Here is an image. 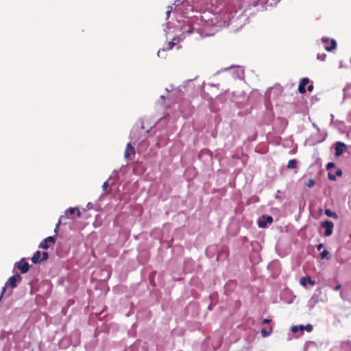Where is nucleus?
<instances>
[{
  "label": "nucleus",
  "mask_w": 351,
  "mask_h": 351,
  "mask_svg": "<svg viewBox=\"0 0 351 351\" xmlns=\"http://www.w3.org/2000/svg\"><path fill=\"white\" fill-rule=\"evenodd\" d=\"M328 179L330 180L334 181L336 180V176L335 175L332 174L331 173H328Z\"/></svg>",
  "instance_id": "obj_24"
},
{
  "label": "nucleus",
  "mask_w": 351,
  "mask_h": 351,
  "mask_svg": "<svg viewBox=\"0 0 351 351\" xmlns=\"http://www.w3.org/2000/svg\"><path fill=\"white\" fill-rule=\"evenodd\" d=\"M304 330H306L307 332H311L313 330V326L311 324H307L305 326Z\"/></svg>",
  "instance_id": "obj_22"
},
{
  "label": "nucleus",
  "mask_w": 351,
  "mask_h": 351,
  "mask_svg": "<svg viewBox=\"0 0 351 351\" xmlns=\"http://www.w3.org/2000/svg\"><path fill=\"white\" fill-rule=\"evenodd\" d=\"M336 175H337V176H342V171H341V170H340V169L337 170V171H336Z\"/></svg>",
  "instance_id": "obj_32"
},
{
  "label": "nucleus",
  "mask_w": 351,
  "mask_h": 351,
  "mask_svg": "<svg viewBox=\"0 0 351 351\" xmlns=\"http://www.w3.org/2000/svg\"><path fill=\"white\" fill-rule=\"evenodd\" d=\"M183 32H187L188 34H191L193 32V29L191 27H189L187 29H183Z\"/></svg>",
  "instance_id": "obj_26"
},
{
  "label": "nucleus",
  "mask_w": 351,
  "mask_h": 351,
  "mask_svg": "<svg viewBox=\"0 0 351 351\" xmlns=\"http://www.w3.org/2000/svg\"><path fill=\"white\" fill-rule=\"evenodd\" d=\"M325 214H326L328 217H332V218H333V219H338V217H338V215H337V214L336 213H335V212L332 211L330 209H328V208H327V209H326V210H325Z\"/></svg>",
  "instance_id": "obj_13"
},
{
  "label": "nucleus",
  "mask_w": 351,
  "mask_h": 351,
  "mask_svg": "<svg viewBox=\"0 0 351 351\" xmlns=\"http://www.w3.org/2000/svg\"><path fill=\"white\" fill-rule=\"evenodd\" d=\"M313 90V85L312 84H309L307 87V90L311 92Z\"/></svg>",
  "instance_id": "obj_29"
},
{
  "label": "nucleus",
  "mask_w": 351,
  "mask_h": 351,
  "mask_svg": "<svg viewBox=\"0 0 351 351\" xmlns=\"http://www.w3.org/2000/svg\"><path fill=\"white\" fill-rule=\"evenodd\" d=\"M317 60L320 61H325L326 58V54L325 53H318L317 56Z\"/></svg>",
  "instance_id": "obj_16"
},
{
  "label": "nucleus",
  "mask_w": 351,
  "mask_h": 351,
  "mask_svg": "<svg viewBox=\"0 0 351 351\" xmlns=\"http://www.w3.org/2000/svg\"><path fill=\"white\" fill-rule=\"evenodd\" d=\"M346 150V145L342 142H337L335 143V156H340Z\"/></svg>",
  "instance_id": "obj_6"
},
{
  "label": "nucleus",
  "mask_w": 351,
  "mask_h": 351,
  "mask_svg": "<svg viewBox=\"0 0 351 351\" xmlns=\"http://www.w3.org/2000/svg\"><path fill=\"white\" fill-rule=\"evenodd\" d=\"M341 289V284H338L337 285H336L335 287L334 290L335 291H339Z\"/></svg>",
  "instance_id": "obj_28"
},
{
  "label": "nucleus",
  "mask_w": 351,
  "mask_h": 351,
  "mask_svg": "<svg viewBox=\"0 0 351 351\" xmlns=\"http://www.w3.org/2000/svg\"><path fill=\"white\" fill-rule=\"evenodd\" d=\"M298 328H299V330L303 331V330H304L305 326L300 325L298 326Z\"/></svg>",
  "instance_id": "obj_34"
},
{
  "label": "nucleus",
  "mask_w": 351,
  "mask_h": 351,
  "mask_svg": "<svg viewBox=\"0 0 351 351\" xmlns=\"http://www.w3.org/2000/svg\"><path fill=\"white\" fill-rule=\"evenodd\" d=\"M271 322V319H264L263 320V324H269Z\"/></svg>",
  "instance_id": "obj_31"
},
{
  "label": "nucleus",
  "mask_w": 351,
  "mask_h": 351,
  "mask_svg": "<svg viewBox=\"0 0 351 351\" xmlns=\"http://www.w3.org/2000/svg\"><path fill=\"white\" fill-rule=\"evenodd\" d=\"M340 295L343 298L342 293H340Z\"/></svg>",
  "instance_id": "obj_36"
},
{
  "label": "nucleus",
  "mask_w": 351,
  "mask_h": 351,
  "mask_svg": "<svg viewBox=\"0 0 351 351\" xmlns=\"http://www.w3.org/2000/svg\"><path fill=\"white\" fill-rule=\"evenodd\" d=\"M108 186H109V185H108V182H105L103 184V185H102L103 189H104V191H106V189L108 187Z\"/></svg>",
  "instance_id": "obj_30"
},
{
  "label": "nucleus",
  "mask_w": 351,
  "mask_h": 351,
  "mask_svg": "<svg viewBox=\"0 0 351 351\" xmlns=\"http://www.w3.org/2000/svg\"><path fill=\"white\" fill-rule=\"evenodd\" d=\"M322 227L326 229L324 235L326 237H329L332 234V230L334 227V224L330 221H324L322 223Z\"/></svg>",
  "instance_id": "obj_4"
},
{
  "label": "nucleus",
  "mask_w": 351,
  "mask_h": 351,
  "mask_svg": "<svg viewBox=\"0 0 351 351\" xmlns=\"http://www.w3.org/2000/svg\"><path fill=\"white\" fill-rule=\"evenodd\" d=\"M16 267L21 271L22 274H25L29 271V265L25 260V258H22L19 262L16 263Z\"/></svg>",
  "instance_id": "obj_5"
},
{
  "label": "nucleus",
  "mask_w": 351,
  "mask_h": 351,
  "mask_svg": "<svg viewBox=\"0 0 351 351\" xmlns=\"http://www.w3.org/2000/svg\"><path fill=\"white\" fill-rule=\"evenodd\" d=\"M273 222V218L270 215H263L258 221V226L260 228H266L268 223Z\"/></svg>",
  "instance_id": "obj_2"
},
{
  "label": "nucleus",
  "mask_w": 351,
  "mask_h": 351,
  "mask_svg": "<svg viewBox=\"0 0 351 351\" xmlns=\"http://www.w3.org/2000/svg\"><path fill=\"white\" fill-rule=\"evenodd\" d=\"M65 218H66L65 217H64V216H61V217L60 218V219H59V221H58V223L56 224V228H55V230H54V231H55L56 232L58 231V229L59 226L60 225V223H61V222H62V219H65Z\"/></svg>",
  "instance_id": "obj_19"
},
{
  "label": "nucleus",
  "mask_w": 351,
  "mask_h": 351,
  "mask_svg": "<svg viewBox=\"0 0 351 351\" xmlns=\"http://www.w3.org/2000/svg\"><path fill=\"white\" fill-rule=\"evenodd\" d=\"M271 332H272V327L271 326H269L267 328H263L261 330V335L263 337H268L269 335H270V334Z\"/></svg>",
  "instance_id": "obj_12"
},
{
  "label": "nucleus",
  "mask_w": 351,
  "mask_h": 351,
  "mask_svg": "<svg viewBox=\"0 0 351 351\" xmlns=\"http://www.w3.org/2000/svg\"><path fill=\"white\" fill-rule=\"evenodd\" d=\"M56 243V239L54 237H48L39 245V247L45 250H47L51 245H54Z\"/></svg>",
  "instance_id": "obj_3"
},
{
  "label": "nucleus",
  "mask_w": 351,
  "mask_h": 351,
  "mask_svg": "<svg viewBox=\"0 0 351 351\" xmlns=\"http://www.w3.org/2000/svg\"><path fill=\"white\" fill-rule=\"evenodd\" d=\"M21 276L19 274H15L10 277L8 280V285L12 288L16 287V282L21 281Z\"/></svg>",
  "instance_id": "obj_8"
},
{
  "label": "nucleus",
  "mask_w": 351,
  "mask_h": 351,
  "mask_svg": "<svg viewBox=\"0 0 351 351\" xmlns=\"http://www.w3.org/2000/svg\"><path fill=\"white\" fill-rule=\"evenodd\" d=\"M77 209V208H72V207H71V208H69L68 209V213H69L70 215H73V214H74V213L76 212Z\"/></svg>",
  "instance_id": "obj_23"
},
{
  "label": "nucleus",
  "mask_w": 351,
  "mask_h": 351,
  "mask_svg": "<svg viewBox=\"0 0 351 351\" xmlns=\"http://www.w3.org/2000/svg\"><path fill=\"white\" fill-rule=\"evenodd\" d=\"M300 283L303 287H306L307 284H310L311 286H314L315 285V282L308 276L302 277L300 280Z\"/></svg>",
  "instance_id": "obj_9"
},
{
  "label": "nucleus",
  "mask_w": 351,
  "mask_h": 351,
  "mask_svg": "<svg viewBox=\"0 0 351 351\" xmlns=\"http://www.w3.org/2000/svg\"><path fill=\"white\" fill-rule=\"evenodd\" d=\"M335 165L334 162H328L326 165V169L327 170H330L332 168L335 167Z\"/></svg>",
  "instance_id": "obj_21"
},
{
  "label": "nucleus",
  "mask_w": 351,
  "mask_h": 351,
  "mask_svg": "<svg viewBox=\"0 0 351 351\" xmlns=\"http://www.w3.org/2000/svg\"><path fill=\"white\" fill-rule=\"evenodd\" d=\"M76 213H77V217H81V212L80 211V210L78 208L77 209Z\"/></svg>",
  "instance_id": "obj_35"
},
{
  "label": "nucleus",
  "mask_w": 351,
  "mask_h": 351,
  "mask_svg": "<svg viewBox=\"0 0 351 351\" xmlns=\"http://www.w3.org/2000/svg\"><path fill=\"white\" fill-rule=\"evenodd\" d=\"M309 82V80L307 77L302 78L298 86V91L301 94H304L306 93V90L305 88V86L307 85Z\"/></svg>",
  "instance_id": "obj_7"
},
{
  "label": "nucleus",
  "mask_w": 351,
  "mask_h": 351,
  "mask_svg": "<svg viewBox=\"0 0 351 351\" xmlns=\"http://www.w3.org/2000/svg\"><path fill=\"white\" fill-rule=\"evenodd\" d=\"M323 247H324V244H322V243H319V244L317 245V250H321Z\"/></svg>",
  "instance_id": "obj_33"
},
{
  "label": "nucleus",
  "mask_w": 351,
  "mask_h": 351,
  "mask_svg": "<svg viewBox=\"0 0 351 351\" xmlns=\"http://www.w3.org/2000/svg\"><path fill=\"white\" fill-rule=\"evenodd\" d=\"M174 45H175V43H174L173 41H171V42H169V43H168V49H172V48L173 47V46H174Z\"/></svg>",
  "instance_id": "obj_27"
},
{
  "label": "nucleus",
  "mask_w": 351,
  "mask_h": 351,
  "mask_svg": "<svg viewBox=\"0 0 351 351\" xmlns=\"http://www.w3.org/2000/svg\"><path fill=\"white\" fill-rule=\"evenodd\" d=\"M173 11V8L172 6L169 5L167 7V12H166V19H168L169 17L170 16V14L171 13V12Z\"/></svg>",
  "instance_id": "obj_18"
},
{
  "label": "nucleus",
  "mask_w": 351,
  "mask_h": 351,
  "mask_svg": "<svg viewBox=\"0 0 351 351\" xmlns=\"http://www.w3.org/2000/svg\"><path fill=\"white\" fill-rule=\"evenodd\" d=\"M134 154L135 150L134 147L132 146L131 143H128L124 153L125 158L128 159L130 157L131 155H134Z\"/></svg>",
  "instance_id": "obj_10"
},
{
  "label": "nucleus",
  "mask_w": 351,
  "mask_h": 351,
  "mask_svg": "<svg viewBox=\"0 0 351 351\" xmlns=\"http://www.w3.org/2000/svg\"><path fill=\"white\" fill-rule=\"evenodd\" d=\"M322 41L324 44V49L328 51H332L337 47V42L334 39L323 37Z\"/></svg>",
  "instance_id": "obj_1"
},
{
  "label": "nucleus",
  "mask_w": 351,
  "mask_h": 351,
  "mask_svg": "<svg viewBox=\"0 0 351 351\" xmlns=\"http://www.w3.org/2000/svg\"><path fill=\"white\" fill-rule=\"evenodd\" d=\"M298 161L295 159L290 160L288 162L287 167L288 169H295L297 167Z\"/></svg>",
  "instance_id": "obj_14"
},
{
  "label": "nucleus",
  "mask_w": 351,
  "mask_h": 351,
  "mask_svg": "<svg viewBox=\"0 0 351 351\" xmlns=\"http://www.w3.org/2000/svg\"><path fill=\"white\" fill-rule=\"evenodd\" d=\"M328 255H329V252L326 250H324L323 252H322L320 253V257L322 259L328 258Z\"/></svg>",
  "instance_id": "obj_15"
},
{
  "label": "nucleus",
  "mask_w": 351,
  "mask_h": 351,
  "mask_svg": "<svg viewBox=\"0 0 351 351\" xmlns=\"http://www.w3.org/2000/svg\"><path fill=\"white\" fill-rule=\"evenodd\" d=\"M41 261V253L40 251H36L32 257V261L33 263L36 264L40 263Z\"/></svg>",
  "instance_id": "obj_11"
},
{
  "label": "nucleus",
  "mask_w": 351,
  "mask_h": 351,
  "mask_svg": "<svg viewBox=\"0 0 351 351\" xmlns=\"http://www.w3.org/2000/svg\"><path fill=\"white\" fill-rule=\"evenodd\" d=\"M41 256H42V257H41V260H42V261H45V260H47V259L48 258V257H49V254H48V253H47V252H43V253H41Z\"/></svg>",
  "instance_id": "obj_20"
},
{
  "label": "nucleus",
  "mask_w": 351,
  "mask_h": 351,
  "mask_svg": "<svg viewBox=\"0 0 351 351\" xmlns=\"http://www.w3.org/2000/svg\"><path fill=\"white\" fill-rule=\"evenodd\" d=\"M299 330V328L298 326H294L291 328V331L293 332V333H295L297 332Z\"/></svg>",
  "instance_id": "obj_25"
},
{
  "label": "nucleus",
  "mask_w": 351,
  "mask_h": 351,
  "mask_svg": "<svg viewBox=\"0 0 351 351\" xmlns=\"http://www.w3.org/2000/svg\"><path fill=\"white\" fill-rule=\"evenodd\" d=\"M315 184V180L313 179H309L307 182V183L306 184V186L308 187V188H311L314 186Z\"/></svg>",
  "instance_id": "obj_17"
}]
</instances>
